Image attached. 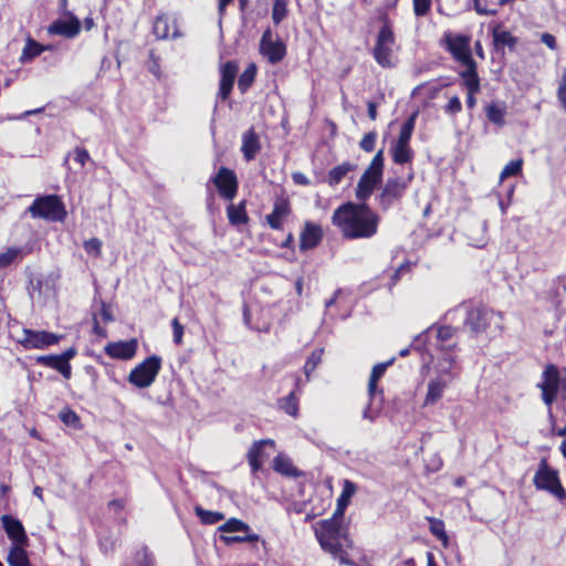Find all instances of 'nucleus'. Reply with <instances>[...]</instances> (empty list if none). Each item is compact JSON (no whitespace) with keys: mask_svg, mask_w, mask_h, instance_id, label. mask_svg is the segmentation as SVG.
Instances as JSON below:
<instances>
[{"mask_svg":"<svg viewBox=\"0 0 566 566\" xmlns=\"http://www.w3.org/2000/svg\"><path fill=\"white\" fill-rule=\"evenodd\" d=\"M332 222L346 239H369L377 233L379 217L366 202H346L334 211Z\"/></svg>","mask_w":566,"mask_h":566,"instance_id":"f257e3e1","label":"nucleus"},{"mask_svg":"<svg viewBox=\"0 0 566 566\" xmlns=\"http://www.w3.org/2000/svg\"><path fill=\"white\" fill-rule=\"evenodd\" d=\"M464 326L473 335L485 333L491 328L500 331L502 329V316L491 308L484 306L475 307L467 312Z\"/></svg>","mask_w":566,"mask_h":566,"instance_id":"f03ea898","label":"nucleus"},{"mask_svg":"<svg viewBox=\"0 0 566 566\" xmlns=\"http://www.w3.org/2000/svg\"><path fill=\"white\" fill-rule=\"evenodd\" d=\"M454 358L447 354L443 361L440 364L439 375L431 379L428 384V391L424 398L423 406H431L437 403L443 396L444 389L451 382L455 374L452 371Z\"/></svg>","mask_w":566,"mask_h":566,"instance_id":"7ed1b4c3","label":"nucleus"},{"mask_svg":"<svg viewBox=\"0 0 566 566\" xmlns=\"http://www.w3.org/2000/svg\"><path fill=\"white\" fill-rule=\"evenodd\" d=\"M382 21L384 24L377 33L376 43L373 49V56L381 67L386 69L394 66L391 56L392 48L396 43V36L387 15L382 17Z\"/></svg>","mask_w":566,"mask_h":566,"instance_id":"20e7f679","label":"nucleus"},{"mask_svg":"<svg viewBox=\"0 0 566 566\" xmlns=\"http://www.w3.org/2000/svg\"><path fill=\"white\" fill-rule=\"evenodd\" d=\"M533 483L537 490L547 491L559 501L566 499V491L560 483L558 471L549 467L546 459L541 460Z\"/></svg>","mask_w":566,"mask_h":566,"instance_id":"39448f33","label":"nucleus"},{"mask_svg":"<svg viewBox=\"0 0 566 566\" xmlns=\"http://www.w3.org/2000/svg\"><path fill=\"white\" fill-rule=\"evenodd\" d=\"M28 211L33 218H41L51 221H61L66 214L63 202L55 195H46L35 198Z\"/></svg>","mask_w":566,"mask_h":566,"instance_id":"423d86ee","label":"nucleus"},{"mask_svg":"<svg viewBox=\"0 0 566 566\" xmlns=\"http://www.w3.org/2000/svg\"><path fill=\"white\" fill-rule=\"evenodd\" d=\"M160 369L161 358L151 355L130 370L128 381L137 388H147L153 385Z\"/></svg>","mask_w":566,"mask_h":566,"instance_id":"0eeeda50","label":"nucleus"},{"mask_svg":"<svg viewBox=\"0 0 566 566\" xmlns=\"http://www.w3.org/2000/svg\"><path fill=\"white\" fill-rule=\"evenodd\" d=\"M470 41L469 35L449 31L443 34L441 43L457 62L463 64L473 60Z\"/></svg>","mask_w":566,"mask_h":566,"instance_id":"6e6552de","label":"nucleus"},{"mask_svg":"<svg viewBox=\"0 0 566 566\" xmlns=\"http://www.w3.org/2000/svg\"><path fill=\"white\" fill-rule=\"evenodd\" d=\"M77 354L75 347H70L61 354L41 355L35 358L38 365L52 368L60 373L66 380L72 377V366L70 360Z\"/></svg>","mask_w":566,"mask_h":566,"instance_id":"1a4fd4ad","label":"nucleus"},{"mask_svg":"<svg viewBox=\"0 0 566 566\" xmlns=\"http://www.w3.org/2000/svg\"><path fill=\"white\" fill-rule=\"evenodd\" d=\"M62 337V335L46 331L23 328L22 335L19 337L18 342L25 349H46L53 345L59 344Z\"/></svg>","mask_w":566,"mask_h":566,"instance_id":"9d476101","label":"nucleus"},{"mask_svg":"<svg viewBox=\"0 0 566 566\" xmlns=\"http://www.w3.org/2000/svg\"><path fill=\"white\" fill-rule=\"evenodd\" d=\"M260 52L269 63L277 64L286 54V45L282 40L273 41L271 29H266L260 41Z\"/></svg>","mask_w":566,"mask_h":566,"instance_id":"9b49d317","label":"nucleus"},{"mask_svg":"<svg viewBox=\"0 0 566 566\" xmlns=\"http://www.w3.org/2000/svg\"><path fill=\"white\" fill-rule=\"evenodd\" d=\"M212 182L218 189L219 195L226 200H232L238 192V179L235 174L226 167H221L218 174L212 178Z\"/></svg>","mask_w":566,"mask_h":566,"instance_id":"f8f14e48","label":"nucleus"},{"mask_svg":"<svg viewBox=\"0 0 566 566\" xmlns=\"http://www.w3.org/2000/svg\"><path fill=\"white\" fill-rule=\"evenodd\" d=\"M291 202L287 197H276L273 203V210L265 217L266 223L273 230H282L284 220L291 214Z\"/></svg>","mask_w":566,"mask_h":566,"instance_id":"ddd939ff","label":"nucleus"},{"mask_svg":"<svg viewBox=\"0 0 566 566\" xmlns=\"http://www.w3.org/2000/svg\"><path fill=\"white\" fill-rule=\"evenodd\" d=\"M408 181L396 177V178H389L380 193V205L384 207V209L389 208L394 201L400 199L407 189Z\"/></svg>","mask_w":566,"mask_h":566,"instance_id":"4468645a","label":"nucleus"},{"mask_svg":"<svg viewBox=\"0 0 566 566\" xmlns=\"http://www.w3.org/2000/svg\"><path fill=\"white\" fill-rule=\"evenodd\" d=\"M80 31L81 22L74 14H70L65 19H56L48 28L49 34L62 35L67 39L75 38Z\"/></svg>","mask_w":566,"mask_h":566,"instance_id":"2eb2a0df","label":"nucleus"},{"mask_svg":"<svg viewBox=\"0 0 566 566\" xmlns=\"http://www.w3.org/2000/svg\"><path fill=\"white\" fill-rule=\"evenodd\" d=\"M238 64L234 61L226 62L220 69V84L218 96L221 99H227L233 88L234 80L238 74Z\"/></svg>","mask_w":566,"mask_h":566,"instance_id":"dca6fc26","label":"nucleus"},{"mask_svg":"<svg viewBox=\"0 0 566 566\" xmlns=\"http://www.w3.org/2000/svg\"><path fill=\"white\" fill-rule=\"evenodd\" d=\"M1 522L8 537L13 542V545L25 546L28 544V536L21 521L12 515L4 514L1 517Z\"/></svg>","mask_w":566,"mask_h":566,"instance_id":"f3484780","label":"nucleus"},{"mask_svg":"<svg viewBox=\"0 0 566 566\" xmlns=\"http://www.w3.org/2000/svg\"><path fill=\"white\" fill-rule=\"evenodd\" d=\"M137 350V342L136 339L129 340H119L108 343L105 346V353L115 359L127 360L135 356Z\"/></svg>","mask_w":566,"mask_h":566,"instance_id":"a211bd4d","label":"nucleus"},{"mask_svg":"<svg viewBox=\"0 0 566 566\" xmlns=\"http://www.w3.org/2000/svg\"><path fill=\"white\" fill-rule=\"evenodd\" d=\"M323 239V230L318 224L306 221L300 235V250L307 251L316 248Z\"/></svg>","mask_w":566,"mask_h":566,"instance_id":"6ab92c4d","label":"nucleus"},{"mask_svg":"<svg viewBox=\"0 0 566 566\" xmlns=\"http://www.w3.org/2000/svg\"><path fill=\"white\" fill-rule=\"evenodd\" d=\"M462 65H464L465 69L461 71L459 74L460 77L463 80V84L467 87L468 92L479 93L481 85L475 61L471 60L463 63Z\"/></svg>","mask_w":566,"mask_h":566,"instance_id":"aec40b11","label":"nucleus"},{"mask_svg":"<svg viewBox=\"0 0 566 566\" xmlns=\"http://www.w3.org/2000/svg\"><path fill=\"white\" fill-rule=\"evenodd\" d=\"M260 140L258 134L253 128L248 129L242 136L241 151L247 161H251L255 158L260 150Z\"/></svg>","mask_w":566,"mask_h":566,"instance_id":"412c9836","label":"nucleus"},{"mask_svg":"<svg viewBox=\"0 0 566 566\" xmlns=\"http://www.w3.org/2000/svg\"><path fill=\"white\" fill-rule=\"evenodd\" d=\"M493 45L496 52L504 53V49L507 48L510 51H514L518 42L516 36H513L510 31L499 30L495 28L492 32Z\"/></svg>","mask_w":566,"mask_h":566,"instance_id":"4be33fe9","label":"nucleus"},{"mask_svg":"<svg viewBox=\"0 0 566 566\" xmlns=\"http://www.w3.org/2000/svg\"><path fill=\"white\" fill-rule=\"evenodd\" d=\"M273 470L282 475L289 478H298L303 475L292 462V460L284 455H276L273 460Z\"/></svg>","mask_w":566,"mask_h":566,"instance_id":"5701e85b","label":"nucleus"},{"mask_svg":"<svg viewBox=\"0 0 566 566\" xmlns=\"http://www.w3.org/2000/svg\"><path fill=\"white\" fill-rule=\"evenodd\" d=\"M51 50L50 45H43L36 42L32 38H28L25 41V45L23 48L22 54L20 56L21 63L31 62L34 57L39 56L42 52Z\"/></svg>","mask_w":566,"mask_h":566,"instance_id":"b1692460","label":"nucleus"},{"mask_svg":"<svg viewBox=\"0 0 566 566\" xmlns=\"http://www.w3.org/2000/svg\"><path fill=\"white\" fill-rule=\"evenodd\" d=\"M513 1L514 0H476L474 9L480 15H495L500 7Z\"/></svg>","mask_w":566,"mask_h":566,"instance_id":"393cba45","label":"nucleus"},{"mask_svg":"<svg viewBox=\"0 0 566 566\" xmlns=\"http://www.w3.org/2000/svg\"><path fill=\"white\" fill-rule=\"evenodd\" d=\"M395 357L390 358L385 363L377 364L373 367L371 374L368 381V395L369 397H374L377 394V382L384 376L385 371L389 366H391L395 361Z\"/></svg>","mask_w":566,"mask_h":566,"instance_id":"a878e982","label":"nucleus"},{"mask_svg":"<svg viewBox=\"0 0 566 566\" xmlns=\"http://www.w3.org/2000/svg\"><path fill=\"white\" fill-rule=\"evenodd\" d=\"M355 169V165L345 161L334 168H332L327 175V184L331 187H335L342 182V180L346 177V175Z\"/></svg>","mask_w":566,"mask_h":566,"instance_id":"bb28decb","label":"nucleus"},{"mask_svg":"<svg viewBox=\"0 0 566 566\" xmlns=\"http://www.w3.org/2000/svg\"><path fill=\"white\" fill-rule=\"evenodd\" d=\"M227 216L232 226L247 223L249 218L245 211V201H241L239 205H229L227 208Z\"/></svg>","mask_w":566,"mask_h":566,"instance_id":"cd10ccee","label":"nucleus"},{"mask_svg":"<svg viewBox=\"0 0 566 566\" xmlns=\"http://www.w3.org/2000/svg\"><path fill=\"white\" fill-rule=\"evenodd\" d=\"M7 562L9 566H32L24 546L12 545Z\"/></svg>","mask_w":566,"mask_h":566,"instance_id":"c85d7f7f","label":"nucleus"},{"mask_svg":"<svg viewBox=\"0 0 566 566\" xmlns=\"http://www.w3.org/2000/svg\"><path fill=\"white\" fill-rule=\"evenodd\" d=\"M426 520L429 523L430 533L441 542L443 547L449 546V536L444 528V522L440 518L427 516Z\"/></svg>","mask_w":566,"mask_h":566,"instance_id":"c756f323","label":"nucleus"},{"mask_svg":"<svg viewBox=\"0 0 566 566\" xmlns=\"http://www.w3.org/2000/svg\"><path fill=\"white\" fill-rule=\"evenodd\" d=\"M342 520L343 516H336L335 513L331 518L323 520L321 531L316 532V535L339 536Z\"/></svg>","mask_w":566,"mask_h":566,"instance_id":"7c9ffc66","label":"nucleus"},{"mask_svg":"<svg viewBox=\"0 0 566 566\" xmlns=\"http://www.w3.org/2000/svg\"><path fill=\"white\" fill-rule=\"evenodd\" d=\"M392 160L398 165H403L412 159V150L409 145L395 143L392 146Z\"/></svg>","mask_w":566,"mask_h":566,"instance_id":"2f4dec72","label":"nucleus"},{"mask_svg":"<svg viewBox=\"0 0 566 566\" xmlns=\"http://www.w3.org/2000/svg\"><path fill=\"white\" fill-rule=\"evenodd\" d=\"M195 513L201 521V523L206 525H213L224 520V514L217 511H208L201 507L200 505L195 506Z\"/></svg>","mask_w":566,"mask_h":566,"instance_id":"473e14b6","label":"nucleus"},{"mask_svg":"<svg viewBox=\"0 0 566 566\" xmlns=\"http://www.w3.org/2000/svg\"><path fill=\"white\" fill-rule=\"evenodd\" d=\"M256 75L255 64H250L239 76L238 88L244 94L253 84Z\"/></svg>","mask_w":566,"mask_h":566,"instance_id":"72a5a7b5","label":"nucleus"},{"mask_svg":"<svg viewBox=\"0 0 566 566\" xmlns=\"http://www.w3.org/2000/svg\"><path fill=\"white\" fill-rule=\"evenodd\" d=\"M321 547L333 555L342 551V545L338 542V536L316 535Z\"/></svg>","mask_w":566,"mask_h":566,"instance_id":"f704fd0d","label":"nucleus"},{"mask_svg":"<svg viewBox=\"0 0 566 566\" xmlns=\"http://www.w3.org/2000/svg\"><path fill=\"white\" fill-rule=\"evenodd\" d=\"M544 381L539 385V387H546V388H556L559 387V374L558 369L554 365H548L544 373Z\"/></svg>","mask_w":566,"mask_h":566,"instance_id":"c9c22d12","label":"nucleus"},{"mask_svg":"<svg viewBox=\"0 0 566 566\" xmlns=\"http://www.w3.org/2000/svg\"><path fill=\"white\" fill-rule=\"evenodd\" d=\"M221 533L250 532V526L241 520L230 518L218 528Z\"/></svg>","mask_w":566,"mask_h":566,"instance_id":"e433bc0d","label":"nucleus"},{"mask_svg":"<svg viewBox=\"0 0 566 566\" xmlns=\"http://www.w3.org/2000/svg\"><path fill=\"white\" fill-rule=\"evenodd\" d=\"M378 185L379 184H374L373 181L368 182L365 181V178H360L356 188V198L360 202H365L371 196Z\"/></svg>","mask_w":566,"mask_h":566,"instance_id":"4c0bfd02","label":"nucleus"},{"mask_svg":"<svg viewBox=\"0 0 566 566\" xmlns=\"http://www.w3.org/2000/svg\"><path fill=\"white\" fill-rule=\"evenodd\" d=\"M323 349H315L311 356L306 359L305 365L303 367L304 374L306 376V381H310L311 374L316 369L317 365L322 361Z\"/></svg>","mask_w":566,"mask_h":566,"instance_id":"58836bf2","label":"nucleus"},{"mask_svg":"<svg viewBox=\"0 0 566 566\" xmlns=\"http://www.w3.org/2000/svg\"><path fill=\"white\" fill-rule=\"evenodd\" d=\"M280 408L287 415L296 417L298 412V402L294 391L290 392L286 397L279 400Z\"/></svg>","mask_w":566,"mask_h":566,"instance_id":"ea45409f","label":"nucleus"},{"mask_svg":"<svg viewBox=\"0 0 566 566\" xmlns=\"http://www.w3.org/2000/svg\"><path fill=\"white\" fill-rule=\"evenodd\" d=\"M504 116H505V108L500 107L499 105L492 103L486 107V117L488 119L497 125L503 126L504 125Z\"/></svg>","mask_w":566,"mask_h":566,"instance_id":"a19ab883","label":"nucleus"},{"mask_svg":"<svg viewBox=\"0 0 566 566\" xmlns=\"http://www.w3.org/2000/svg\"><path fill=\"white\" fill-rule=\"evenodd\" d=\"M153 31L157 39H167L169 36L168 18L165 15H158L154 21Z\"/></svg>","mask_w":566,"mask_h":566,"instance_id":"79ce46f5","label":"nucleus"},{"mask_svg":"<svg viewBox=\"0 0 566 566\" xmlns=\"http://www.w3.org/2000/svg\"><path fill=\"white\" fill-rule=\"evenodd\" d=\"M287 15V0H274L272 8V20L275 25L280 24Z\"/></svg>","mask_w":566,"mask_h":566,"instance_id":"37998d69","label":"nucleus"},{"mask_svg":"<svg viewBox=\"0 0 566 566\" xmlns=\"http://www.w3.org/2000/svg\"><path fill=\"white\" fill-rule=\"evenodd\" d=\"M266 444L273 446L274 441L271 440V439H264V440L255 441L251 446V448L249 449L247 457L250 458V459L254 458V459H260V460L263 461V458H264V447Z\"/></svg>","mask_w":566,"mask_h":566,"instance_id":"c03bdc74","label":"nucleus"},{"mask_svg":"<svg viewBox=\"0 0 566 566\" xmlns=\"http://www.w3.org/2000/svg\"><path fill=\"white\" fill-rule=\"evenodd\" d=\"M522 166H523V160L522 159L511 160L503 168V170H502V172L500 175L501 180H503V179H505L507 177L517 176L522 171Z\"/></svg>","mask_w":566,"mask_h":566,"instance_id":"a18cd8bd","label":"nucleus"},{"mask_svg":"<svg viewBox=\"0 0 566 566\" xmlns=\"http://www.w3.org/2000/svg\"><path fill=\"white\" fill-rule=\"evenodd\" d=\"M376 139L377 133L371 130L364 135L363 139L359 142V147L366 153H371L375 149Z\"/></svg>","mask_w":566,"mask_h":566,"instance_id":"49530a36","label":"nucleus"},{"mask_svg":"<svg viewBox=\"0 0 566 566\" xmlns=\"http://www.w3.org/2000/svg\"><path fill=\"white\" fill-rule=\"evenodd\" d=\"M20 254V249L9 248L6 252L0 253V268L10 265Z\"/></svg>","mask_w":566,"mask_h":566,"instance_id":"de8ad7c7","label":"nucleus"},{"mask_svg":"<svg viewBox=\"0 0 566 566\" xmlns=\"http://www.w3.org/2000/svg\"><path fill=\"white\" fill-rule=\"evenodd\" d=\"M432 333H433V327H429L424 332L420 333L419 335H417L415 337L410 347H412L413 349H417L419 352L422 350V348L424 347V345L428 340L429 335H431Z\"/></svg>","mask_w":566,"mask_h":566,"instance_id":"09e8293b","label":"nucleus"},{"mask_svg":"<svg viewBox=\"0 0 566 566\" xmlns=\"http://www.w3.org/2000/svg\"><path fill=\"white\" fill-rule=\"evenodd\" d=\"M455 329L451 326H440L437 332V342L441 344V346L450 340L454 334Z\"/></svg>","mask_w":566,"mask_h":566,"instance_id":"8fccbe9b","label":"nucleus"},{"mask_svg":"<svg viewBox=\"0 0 566 566\" xmlns=\"http://www.w3.org/2000/svg\"><path fill=\"white\" fill-rule=\"evenodd\" d=\"M86 253L98 256L101 254L102 241L97 238H92L84 242Z\"/></svg>","mask_w":566,"mask_h":566,"instance_id":"3c124183","label":"nucleus"},{"mask_svg":"<svg viewBox=\"0 0 566 566\" xmlns=\"http://www.w3.org/2000/svg\"><path fill=\"white\" fill-rule=\"evenodd\" d=\"M370 170H375L377 175H382L384 171V149L377 151L371 163L368 166Z\"/></svg>","mask_w":566,"mask_h":566,"instance_id":"603ef678","label":"nucleus"},{"mask_svg":"<svg viewBox=\"0 0 566 566\" xmlns=\"http://www.w3.org/2000/svg\"><path fill=\"white\" fill-rule=\"evenodd\" d=\"M431 8V0H413V11L417 17L426 15Z\"/></svg>","mask_w":566,"mask_h":566,"instance_id":"864d4df0","label":"nucleus"},{"mask_svg":"<svg viewBox=\"0 0 566 566\" xmlns=\"http://www.w3.org/2000/svg\"><path fill=\"white\" fill-rule=\"evenodd\" d=\"M60 419L67 426H76L80 421L78 416L70 409L62 411L60 413Z\"/></svg>","mask_w":566,"mask_h":566,"instance_id":"5fc2aeb1","label":"nucleus"},{"mask_svg":"<svg viewBox=\"0 0 566 566\" xmlns=\"http://www.w3.org/2000/svg\"><path fill=\"white\" fill-rule=\"evenodd\" d=\"M171 326H172V333H174V342H175V344L179 345L182 342L184 326L179 323L177 317H175L171 321Z\"/></svg>","mask_w":566,"mask_h":566,"instance_id":"6e6d98bb","label":"nucleus"},{"mask_svg":"<svg viewBox=\"0 0 566 566\" xmlns=\"http://www.w3.org/2000/svg\"><path fill=\"white\" fill-rule=\"evenodd\" d=\"M375 397H376V395L373 398L370 397L369 405H367L366 408L363 411V418L367 419L369 421H374L375 418L378 416V412H379V407H377V408L373 407Z\"/></svg>","mask_w":566,"mask_h":566,"instance_id":"4d7b16f0","label":"nucleus"},{"mask_svg":"<svg viewBox=\"0 0 566 566\" xmlns=\"http://www.w3.org/2000/svg\"><path fill=\"white\" fill-rule=\"evenodd\" d=\"M557 97L566 111V69L563 72L562 80L558 85Z\"/></svg>","mask_w":566,"mask_h":566,"instance_id":"13d9d810","label":"nucleus"},{"mask_svg":"<svg viewBox=\"0 0 566 566\" xmlns=\"http://www.w3.org/2000/svg\"><path fill=\"white\" fill-rule=\"evenodd\" d=\"M542 389V398H543V401L549 407L556 396H557V392H558V389L556 388H546V387H539Z\"/></svg>","mask_w":566,"mask_h":566,"instance_id":"bf43d9fd","label":"nucleus"},{"mask_svg":"<svg viewBox=\"0 0 566 566\" xmlns=\"http://www.w3.org/2000/svg\"><path fill=\"white\" fill-rule=\"evenodd\" d=\"M462 105L461 101L458 96H453L449 99L448 104L444 107L446 113L457 114L461 111Z\"/></svg>","mask_w":566,"mask_h":566,"instance_id":"052dcab7","label":"nucleus"},{"mask_svg":"<svg viewBox=\"0 0 566 566\" xmlns=\"http://www.w3.org/2000/svg\"><path fill=\"white\" fill-rule=\"evenodd\" d=\"M74 160L84 167V165L90 160V154L85 148L76 147L74 150Z\"/></svg>","mask_w":566,"mask_h":566,"instance_id":"680f3d73","label":"nucleus"},{"mask_svg":"<svg viewBox=\"0 0 566 566\" xmlns=\"http://www.w3.org/2000/svg\"><path fill=\"white\" fill-rule=\"evenodd\" d=\"M349 502H350V499L339 495L337 499L336 510L334 512L335 515L344 517V513H345L347 506L349 505Z\"/></svg>","mask_w":566,"mask_h":566,"instance_id":"e2e57ef3","label":"nucleus"},{"mask_svg":"<svg viewBox=\"0 0 566 566\" xmlns=\"http://www.w3.org/2000/svg\"><path fill=\"white\" fill-rule=\"evenodd\" d=\"M356 484L349 480H345L343 484V490L340 495L344 497L352 499V496L356 493Z\"/></svg>","mask_w":566,"mask_h":566,"instance_id":"0e129e2a","label":"nucleus"},{"mask_svg":"<svg viewBox=\"0 0 566 566\" xmlns=\"http://www.w3.org/2000/svg\"><path fill=\"white\" fill-rule=\"evenodd\" d=\"M360 178H365V181L374 182V184H380L382 175H377L375 170H370L368 167Z\"/></svg>","mask_w":566,"mask_h":566,"instance_id":"69168bd1","label":"nucleus"},{"mask_svg":"<svg viewBox=\"0 0 566 566\" xmlns=\"http://www.w3.org/2000/svg\"><path fill=\"white\" fill-rule=\"evenodd\" d=\"M99 315L105 323H109V322L114 321L112 311H111L109 306L104 301L101 302Z\"/></svg>","mask_w":566,"mask_h":566,"instance_id":"338daca9","label":"nucleus"},{"mask_svg":"<svg viewBox=\"0 0 566 566\" xmlns=\"http://www.w3.org/2000/svg\"><path fill=\"white\" fill-rule=\"evenodd\" d=\"M292 180L295 185L300 186H310V179L301 171H295L292 174Z\"/></svg>","mask_w":566,"mask_h":566,"instance_id":"774afa93","label":"nucleus"}]
</instances>
